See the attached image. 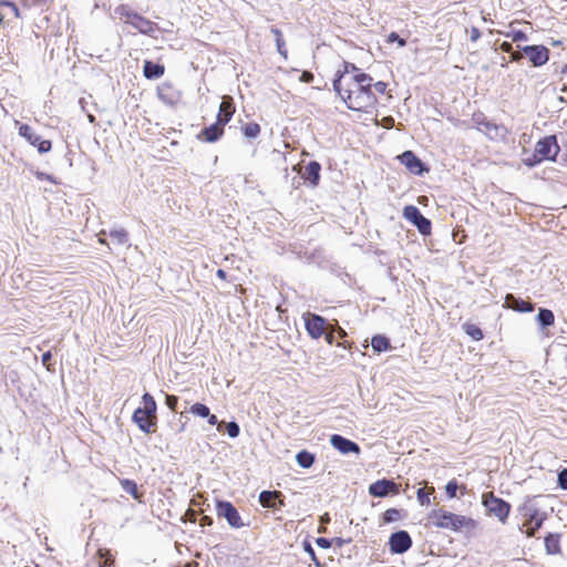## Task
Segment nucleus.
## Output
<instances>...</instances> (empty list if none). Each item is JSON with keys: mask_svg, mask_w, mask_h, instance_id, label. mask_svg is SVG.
Wrapping results in <instances>:
<instances>
[{"mask_svg": "<svg viewBox=\"0 0 567 567\" xmlns=\"http://www.w3.org/2000/svg\"><path fill=\"white\" fill-rule=\"evenodd\" d=\"M190 412L194 414V415H197V416H200V417H206V416H209V408L203 403H195L190 406Z\"/></svg>", "mask_w": 567, "mask_h": 567, "instance_id": "41", "label": "nucleus"}, {"mask_svg": "<svg viewBox=\"0 0 567 567\" xmlns=\"http://www.w3.org/2000/svg\"><path fill=\"white\" fill-rule=\"evenodd\" d=\"M303 549L306 553L309 554L311 560L315 563V565L317 567H321V563L320 560L318 559L316 553H315V549L312 548L311 544L308 542V540H305L303 542Z\"/></svg>", "mask_w": 567, "mask_h": 567, "instance_id": "43", "label": "nucleus"}, {"mask_svg": "<svg viewBox=\"0 0 567 567\" xmlns=\"http://www.w3.org/2000/svg\"><path fill=\"white\" fill-rule=\"evenodd\" d=\"M328 344L332 346L334 343V326L330 324L327 332L323 334Z\"/></svg>", "mask_w": 567, "mask_h": 567, "instance_id": "49", "label": "nucleus"}, {"mask_svg": "<svg viewBox=\"0 0 567 567\" xmlns=\"http://www.w3.org/2000/svg\"><path fill=\"white\" fill-rule=\"evenodd\" d=\"M545 516L540 515L538 511H533L528 519L523 524V532L527 537H534L536 532L543 526Z\"/></svg>", "mask_w": 567, "mask_h": 567, "instance_id": "20", "label": "nucleus"}, {"mask_svg": "<svg viewBox=\"0 0 567 567\" xmlns=\"http://www.w3.org/2000/svg\"><path fill=\"white\" fill-rule=\"evenodd\" d=\"M330 442H331V445L342 454H348V453L359 454L361 451L360 446L355 442L348 440L339 434H333L330 439Z\"/></svg>", "mask_w": 567, "mask_h": 567, "instance_id": "16", "label": "nucleus"}, {"mask_svg": "<svg viewBox=\"0 0 567 567\" xmlns=\"http://www.w3.org/2000/svg\"><path fill=\"white\" fill-rule=\"evenodd\" d=\"M277 499L279 501V506H282V493L279 491H264L259 495V502L262 507L275 508L277 506Z\"/></svg>", "mask_w": 567, "mask_h": 567, "instance_id": "22", "label": "nucleus"}, {"mask_svg": "<svg viewBox=\"0 0 567 567\" xmlns=\"http://www.w3.org/2000/svg\"><path fill=\"white\" fill-rule=\"evenodd\" d=\"M558 485H559L563 489H567V468H564V470L558 474Z\"/></svg>", "mask_w": 567, "mask_h": 567, "instance_id": "50", "label": "nucleus"}, {"mask_svg": "<svg viewBox=\"0 0 567 567\" xmlns=\"http://www.w3.org/2000/svg\"><path fill=\"white\" fill-rule=\"evenodd\" d=\"M523 59V54L519 51H512L511 52V61L512 62H518Z\"/></svg>", "mask_w": 567, "mask_h": 567, "instance_id": "55", "label": "nucleus"}, {"mask_svg": "<svg viewBox=\"0 0 567 567\" xmlns=\"http://www.w3.org/2000/svg\"><path fill=\"white\" fill-rule=\"evenodd\" d=\"M216 513L218 517L225 518L233 528H241L245 526L239 512L228 501H217Z\"/></svg>", "mask_w": 567, "mask_h": 567, "instance_id": "8", "label": "nucleus"}, {"mask_svg": "<svg viewBox=\"0 0 567 567\" xmlns=\"http://www.w3.org/2000/svg\"><path fill=\"white\" fill-rule=\"evenodd\" d=\"M298 464L303 468H309L315 462V455L306 450L300 451L297 456Z\"/></svg>", "mask_w": 567, "mask_h": 567, "instance_id": "36", "label": "nucleus"}, {"mask_svg": "<svg viewBox=\"0 0 567 567\" xmlns=\"http://www.w3.org/2000/svg\"><path fill=\"white\" fill-rule=\"evenodd\" d=\"M134 29H136L140 33L146 34V35H154L156 32L159 31V27L156 22L143 17L138 16L137 19H135L133 25Z\"/></svg>", "mask_w": 567, "mask_h": 567, "instance_id": "21", "label": "nucleus"}, {"mask_svg": "<svg viewBox=\"0 0 567 567\" xmlns=\"http://www.w3.org/2000/svg\"><path fill=\"white\" fill-rule=\"evenodd\" d=\"M369 493L375 497H384L389 493L398 494L399 487L393 481L380 480L370 485Z\"/></svg>", "mask_w": 567, "mask_h": 567, "instance_id": "15", "label": "nucleus"}, {"mask_svg": "<svg viewBox=\"0 0 567 567\" xmlns=\"http://www.w3.org/2000/svg\"><path fill=\"white\" fill-rule=\"evenodd\" d=\"M499 48H501V50H502L503 52H506V53H511V52L513 51V45H512V43L506 42V41H505V42H503V43L501 44V47H499Z\"/></svg>", "mask_w": 567, "mask_h": 567, "instance_id": "56", "label": "nucleus"}, {"mask_svg": "<svg viewBox=\"0 0 567 567\" xmlns=\"http://www.w3.org/2000/svg\"><path fill=\"white\" fill-rule=\"evenodd\" d=\"M401 518V511L396 508H389L383 513V523H392Z\"/></svg>", "mask_w": 567, "mask_h": 567, "instance_id": "42", "label": "nucleus"}, {"mask_svg": "<svg viewBox=\"0 0 567 567\" xmlns=\"http://www.w3.org/2000/svg\"><path fill=\"white\" fill-rule=\"evenodd\" d=\"M389 84L383 81L373 82L372 81V91L375 93V96L378 95H388L389 99L392 97V95L389 93L388 90Z\"/></svg>", "mask_w": 567, "mask_h": 567, "instance_id": "40", "label": "nucleus"}, {"mask_svg": "<svg viewBox=\"0 0 567 567\" xmlns=\"http://www.w3.org/2000/svg\"><path fill=\"white\" fill-rule=\"evenodd\" d=\"M560 73L561 74H567V63L561 66Z\"/></svg>", "mask_w": 567, "mask_h": 567, "instance_id": "62", "label": "nucleus"}, {"mask_svg": "<svg viewBox=\"0 0 567 567\" xmlns=\"http://www.w3.org/2000/svg\"><path fill=\"white\" fill-rule=\"evenodd\" d=\"M271 33L275 37L277 51L279 52L280 55H282L285 59H287L288 50L286 48V42H285L282 32L278 28L272 27Z\"/></svg>", "mask_w": 567, "mask_h": 567, "instance_id": "32", "label": "nucleus"}, {"mask_svg": "<svg viewBox=\"0 0 567 567\" xmlns=\"http://www.w3.org/2000/svg\"><path fill=\"white\" fill-rule=\"evenodd\" d=\"M424 527L461 532L463 528L474 529L476 520L468 516L449 512L442 506L433 508L426 514Z\"/></svg>", "mask_w": 567, "mask_h": 567, "instance_id": "2", "label": "nucleus"}, {"mask_svg": "<svg viewBox=\"0 0 567 567\" xmlns=\"http://www.w3.org/2000/svg\"><path fill=\"white\" fill-rule=\"evenodd\" d=\"M403 217L412 223L421 235L427 236L431 234L432 224L431 220L424 217L419 208L414 205H408L403 208Z\"/></svg>", "mask_w": 567, "mask_h": 567, "instance_id": "7", "label": "nucleus"}, {"mask_svg": "<svg viewBox=\"0 0 567 567\" xmlns=\"http://www.w3.org/2000/svg\"><path fill=\"white\" fill-rule=\"evenodd\" d=\"M110 237L117 244V245H125L128 240V233L124 229H114L110 231Z\"/></svg>", "mask_w": 567, "mask_h": 567, "instance_id": "39", "label": "nucleus"}, {"mask_svg": "<svg viewBox=\"0 0 567 567\" xmlns=\"http://www.w3.org/2000/svg\"><path fill=\"white\" fill-rule=\"evenodd\" d=\"M482 505L487 515L496 517L502 524H506L512 511V505L503 498L496 496L493 492L482 494Z\"/></svg>", "mask_w": 567, "mask_h": 567, "instance_id": "5", "label": "nucleus"}, {"mask_svg": "<svg viewBox=\"0 0 567 567\" xmlns=\"http://www.w3.org/2000/svg\"><path fill=\"white\" fill-rule=\"evenodd\" d=\"M216 275L221 280H227V272L224 269H218Z\"/></svg>", "mask_w": 567, "mask_h": 567, "instance_id": "58", "label": "nucleus"}, {"mask_svg": "<svg viewBox=\"0 0 567 567\" xmlns=\"http://www.w3.org/2000/svg\"><path fill=\"white\" fill-rule=\"evenodd\" d=\"M117 18L126 24L133 25L140 13L133 11L127 4H120L114 10Z\"/></svg>", "mask_w": 567, "mask_h": 567, "instance_id": "25", "label": "nucleus"}, {"mask_svg": "<svg viewBox=\"0 0 567 567\" xmlns=\"http://www.w3.org/2000/svg\"><path fill=\"white\" fill-rule=\"evenodd\" d=\"M476 124L477 128L492 141H501L506 136V128L504 125L489 122L485 118L476 121Z\"/></svg>", "mask_w": 567, "mask_h": 567, "instance_id": "13", "label": "nucleus"}, {"mask_svg": "<svg viewBox=\"0 0 567 567\" xmlns=\"http://www.w3.org/2000/svg\"><path fill=\"white\" fill-rule=\"evenodd\" d=\"M236 112V106L234 100L229 95H224L221 103L219 105V111L217 114V121L224 125L228 124L231 120L233 115Z\"/></svg>", "mask_w": 567, "mask_h": 567, "instance_id": "17", "label": "nucleus"}, {"mask_svg": "<svg viewBox=\"0 0 567 567\" xmlns=\"http://www.w3.org/2000/svg\"><path fill=\"white\" fill-rule=\"evenodd\" d=\"M19 134L25 138L31 145L35 146L40 153H48L52 148V143L49 140H41V137L34 134L33 130L28 124L19 125Z\"/></svg>", "mask_w": 567, "mask_h": 567, "instance_id": "10", "label": "nucleus"}, {"mask_svg": "<svg viewBox=\"0 0 567 567\" xmlns=\"http://www.w3.org/2000/svg\"><path fill=\"white\" fill-rule=\"evenodd\" d=\"M302 319L307 333L316 340L323 337L330 326L323 317L309 311L302 315Z\"/></svg>", "mask_w": 567, "mask_h": 567, "instance_id": "6", "label": "nucleus"}, {"mask_svg": "<svg viewBox=\"0 0 567 567\" xmlns=\"http://www.w3.org/2000/svg\"><path fill=\"white\" fill-rule=\"evenodd\" d=\"M321 165L317 161H311L305 167V171L301 173V177L306 183L309 184L310 187L315 188L320 183Z\"/></svg>", "mask_w": 567, "mask_h": 567, "instance_id": "19", "label": "nucleus"}, {"mask_svg": "<svg viewBox=\"0 0 567 567\" xmlns=\"http://www.w3.org/2000/svg\"><path fill=\"white\" fill-rule=\"evenodd\" d=\"M386 41L389 43H393V42H398V44L400 47H404L406 44V41L402 38H400V35L396 33V32H391L389 35H388V39Z\"/></svg>", "mask_w": 567, "mask_h": 567, "instance_id": "48", "label": "nucleus"}, {"mask_svg": "<svg viewBox=\"0 0 567 567\" xmlns=\"http://www.w3.org/2000/svg\"><path fill=\"white\" fill-rule=\"evenodd\" d=\"M471 41L476 42L481 38V31L476 27H472L470 30Z\"/></svg>", "mask_w": 567, "mask_h": 567, "instance_id": "54", "label": "nucleus"}, {"mask_svg": "<svg viewBox=\"0 0 567 567\" xmlns=\"http://www.w3.org/2000/svg\"><path fill=\"white\" fill-rule=\"evenodd\" d=\"M99 243H100L101 245L109 246V243H107V241H106V239H104V238H101V237H100V238H99Z\"/></svg>", "mask_w": 567, "mask_h": 567, "instance_id": "63", "label": "nucleus"}, {"mask_svg": "<svg viewBox=\"0 0 567 567\" xmlns=\"http://www.w3.org/2000/svg\"><path fill=\"white\" fill-rule=\"evenodd\" d=\"M334 332L337 333L338 338H340V339H343L347 337L346 330L341 327H337V328L334 327Z\"/></svg>", "mask_w": 567, "mask_h": 567, "instance_id": "57", "label": "nucleus"}, {"mask_svg": "<svg viewBox=\"0 0 567 567\" xmlns=\"http://www.w3.org/2000/svg\"><path fill=\"white\" fill-rule=\"evenodd\" d=\"M225 125L219 123L217 120L214 124L203 128L199 134L197 135L198 140L207 142V143H214L218 141L224 135Z\"/></svg>", "mask_w": 567, "mask_h": 567, "instance_id": "18", "label": "nucleus"}, {"mask_svg": "<svg viewBox=\"0 0 567 567\" xmlns=\"http://www.w3.org/2000/svg\"><path fill=\"white\" fill-rule=\"evenodd\" d=\"M435 488L433 486L430 487H421L416 491V498L420 505L429 506L431 504L430 496L434 494Z\"/></svg>", "mask_w": 567, "mask_h": 567, "instance_id": "34", "label": "nucleus"}, {"mask_svg": "<svg viewBox=\"0 0 567 567\" xmlns=\"http://www.w3.org/2000/svg\"><path fill=\"white\" fill-rule=\"evenodd\" d=\"M118 482L124 492L130 494L138 503H143L144 493L140 491L135 481L130 478H120Z\"/></svg>", "mask_w": 567, "mask_h": 567, "instance_id": "23", "label": "nucleus"}, {"mask_svg": "<svg viewBox=\"0 0 567 567\" xmlns=\"http://www.w3.org/2000/svg\"><path fill=\"white\" fill-rule=\"evenodd\" d=\"M559 150L555 135L545 136L536 143L533 156L525 159V163L528 166H535L546 159L555 161Z\"/></svg>", "mask_w": 567, "mask_h": 567, "instance_id": "4", "label": "nucleus"}, {"mask_svg": "<svg viewBox=\"0 0 567 567\" xmlns=\"http://www.w3.org/2000/svg\"><path fill=\"white\" fill-rule=\"evenodd\" d=\"M506 303L509 308L519 312H532L534 310L533 303H530L529 301L517 299L513 295L506 296Z\"/></svg>", "mask_w": 567, "mask_h": 567, "instance_id": "29", "label": "nucleus"}, {"mask_svg": "<svg viewBox=\"0 0 567 567\" xmlns=\"http://www.w3.org/2000/svg\"><path fill=\"white\" fill-rule=\"evenodd\" d=\"M537 319L544 327L553 326L555 322V316L549 309H540Z\"/></svg>", "mask_w": 567, "mask_h": 567, "instance_id": "38", "label": "nucleus"}, {"mask_svg": "<svg viewBox=\"0 0 567 567\" xmlns=\"http://www.w3.org/2000/svg\"><path fill=\"white\" fill-rule=\"evenodd\" d=\"M261 132V127L256 122H249L243 126V133L248 138L257 137Z\"/></svg>", "mask_w": 567, "mask_h": 567, "instance_id": "37", "label": "nucleus"}, {"mask_svg": "<svg viewBox=\"0 0 567 567\" xmlns=\"http://www.w3.org/2000/svg\"><path fill=\"white\" fill-rule=\"evenodd\" d=\"M6 4L13 9L16 17H19V9L17 8V6L13 2H7Z\"/></svg>", "mask_w": 567, "mask_h": 567, "instance_id": "60", "label": "nucleus"}, {"mask_svg": "<svg viewBox=\"0 0 567 567\" xmlns=\"http://www.w3.org/2000/svg\"><path fill=\"white\" fill-rule=\"evenodd\" d=\"M457 488H458V484H457L456 480H451L447 482V484L445 486V492L450 498H454V497H456Z\"/></svg>", "mask_w": 567, "mask_h": 567, "instance_id": "44", "label": "nucleus"}, {"mask_svg": "<svg viewBox=\"0 0 567 567\" xmlns=\"http://www.w3.org/2000/svg\"><path fill=\"white\" fill-rule=\"evenodd\" d=\"M523 52L534 66H542L549 60V50L545 45H526L523 48Z\"/></svg>", "mask_w": 567, "mask_h": 567, "instance_id": "12", "label": "nucleus"}, {"mask_svg": "<svg viewBox=\"0 0 567 567\" xmlns=\"http://www.w3.org/2000/svg\"><path fill=\"white\" fill-rule=\"evenodd\" d=\"M117 18L126 24L133 25L140 13L133 11L127 4H120L114 10Z\"/></svg>", "mask_w": 567, "mask_h": 567, "instance_id": "26", "label": "nucleus"}, {"mask_svg": "<svg viewBox=\"0 0 567 567\" xmlns=\"http://www.w3.org/2000/svg\"><path fill=\"white\" fill-rule=\"evenodd\" d=\"M206 417L210 425H216L218 423L217 416L215 414L209 413V416H206Z\"/></svg>", "mask_w": 567, "mask_h": 567, "instance_id": "59", "label": "nucleus"}, {"mask_svg": "<svg viewBox=\"0 0 567 567\" xmlns=\"http://www.w3.org/2000/svg\"><path fill=\"white\" fill-rule=\"evenodd\" d=\"M210 525L212 524V519L208 517V516H204L202 518V525Z\"/></svg>", "mask_w": 567, "mask_h": 567, "instance_id": "61", "label": "nucleus"}, {"mask_svg": "<svg viewBox=\"0 0 567 567\" xmlns=\"http://www.w3.org/2000/svg\"><path fill=\"white\" fill-rule=\"evenodd\" d=\"M545 548L546 553L549 555H557L560 554L561 547H560V535L559 534H548L545 537Z\"/></svg>", "mask_w": 567, "mask_h": 567, "instance_id": "30", "label": "nucleus"}, {"mask_svg": "<svg viewBox=\"0 0 567 567\" xmlns=\"http://www.w3.org/2000/svg\"><path fill=\"white\" fill-rule=\"evenodd\" d=\"M316 544L321 547V548H330L331 547V542L328 539V538H324V537H319L316 539Z\"/></svg>", "mask_w": 567, "mask_h": 567, "instance_id": "53", "label": "nucleus"}, {"mask_svg": "<svg viewBox=\"0 0 567 567\" xmlns=\"http://www.w3.org/2000/svg\"><path fill=\"white\" fill-rule=\"evenodd\" d=\"M337 346H338V347H342V348H344V349H347V348H348L344 343H341V342H338V343H337Z\"/></svg>", "mask_w": 567, "mask_h": 567, "instance_id": "64", "label": "nucleus"}, {"mask_svg": "<svg viewBox=\"0 0 567 567\" xmlns=\"http://www.w3.org/2000/svg\"><path fill=\"white\" fill-rule=\"evenodd\" d=\"M333 90L347 107L354 112L372 113L377 110L379 99L372 91V76L359 74L354 78L344 76L333 80Z\"/></svg>", "mask_w": 567, "mask_h": 567, "instance_id": "1", "label": "nucleus"}, {"mask_svg": "<svg viewBox=\"0 0 567 567\" xmlns=\"http://www.w3.org/2000/svg\"><path fill=\"white\" fill-rule=\"evenodd\" d=\"M143 408H137L133 413V421L145 433L156 431V402L150 393L142 396Z\"/></svg>", "mask_w": 567, "mask_h": 567, "instance_id": "3", "label": "nucleus"}, {"mask_svg": "<svg viewBox=\"0 0 567 567\" xmlns=\"http://www.w3.org/2000/svg\"><path fill=\"white\" fill-rule=\"evenodd\" d=\"M463 330L474 341H480L484 338V333H483L482 329L474 323H470V322L464 323Z\"/></svg>", "mask_w": 567, "mask_h": 567, "instance_id": "35", "label": "nucleus"}, {"mask_svg": "<svg viewBox=\"0 0 567 567\" xmlns=\"http://www.w3.org/2000/svg\"><path fill=\"white\" fill-rule=\"evenodd\" d=\"M52 354L50 351H47L42 354V364L47 368L48 371H51V361Z\"/></svg>", "mask_w": 567, "mask_h": 567, "instance_id": "51", "label": "nucleus"}, {"mask_svg": "<svg viewBox=\"0 0 567 567\" xmlns=\"http://www.w3.org/2000/svg\"><path fill=\"white\" fill-rule=\"evenodd\" d=\"M227 433L230 437H237L239 435V425L236 422H229L226 425Z\"/></svg>", "mask_w": 567, "mask_h": 567, "instance_id": "47", "label": "nucleus"}, {"mask_svg": "<svg viewBox=\"0 0 567 567\" xmlns=\"http://www.w3.org/2000/svg\"><path fill=\"white\" fill-rule=\"evenodd\" d=\"M506 37L511 38L514 42L526 41L527 34L524 31L517 30L511 33H506Z\"/></svg>", "mask_w": 567, "mask_h": 567, "instance_id": "45", "label": "nucleus"}, {"mask_svg": "<svg viewBox=\"0 0 567 567\" xmlns=\"http://www.w3.org/2000/svg\"><path fill=\"white\" fill-rule=\"evenodd\" d=\"M157 96L164 104L174 107L181 103L183 93L175 84L163 82L157 87Z\"/></svg>", "mask_w": 567, "mask_h": 567, "instance_id": "9", "label": "nucleus"}, {"mask_svg": "<svg viewBox=\"0 0 567 567\" xmlns=\"http://www.w3.org/2000/svg\"><path fill=\"white\" fill-rule=\"evenodd\" d=\"M388 544L392 554H404L412 547V538L406 530H399L390 536Z\"/></svg>", "mask_w": 567, "mask_h": 567, "instance_id": "11", "label": "nucleus"}, {"mask_svg": "<svg viewBox=\"0 0 567 567\" xmlns=\"http://www.w3.org/2000/svg\"><path fill=\"white\" fill-rule=\"evenodd\" d=\"M359 74L367 73L359 69L354 63L343 62L342 68L336 72L333 80H343L346 75L354 78Z\"/></svg>", "mask_w": 567, "mask_h": 567, "instance_id": "28", "label": "nucleus"}, {"mask_svg": "<svg viewBox=\"0 0 567 567\" xmlns=\"http://www.w3.org/2000/svg\"><path fill=\"white\" fill-rule=\"evenodd\" d=\"M165 403L169 410L175 412L177 409L178 398L176 395L167 394L165 398Z\"/></svg>", "mask_w": 567, "mask_h": 567, "instance_id": "46", "label": "nucleus"}, {"mask_svg": "<svg viewBox=\"0 0 567 567\" xmlns=\"http://www.w3.org/2000/svg\"><path fill=\"white\" fill-rule=\"evenodd\" d=\"M165 73V66L163 64L154 63L150 60L144 61L143 74L146 79L153 80L158 79Z\"/></svg>", "mask_w": 567, "mask_h": 567, "instance_id": "27", "label": "nucleus"}, {"mask_svg": "<svg viewBox=\"0 0 567 567\" xmlns=\"http://www.w3.org/2000/svg\"><path fill=\"white\" fill-rule=\"evenodd\" d=\"M371 346L374 352L381 353L391 350L390 340L383 334H375L371 339Z\"/></svg>", "mask_w": 567, "mask_h": 567, "instance_id": "31", "label": "nucleus"}, {"mask_svg": "<svg viewBox=\"0 0 567 567\" xmlns=\"http://www.w3.org/2000/svg\"><path fill=\"white\" fill-rule=\"evenodd\" d=\"M99 566L100 567H112L114 565V557L110 549L100 548L97 550Z\"/></svg>", "mask_w": 567, "mask_h": 567, "instance_id": "33", "label": "nucleus"}, {"mask_svg": "<svg viewBox=\"0 0 567 567\" xmlns=\"http://www.w3.org/2000/svg\"><path fill=\"white\" fill-rule=\"evenodd\" d=\"M399 159L414 175H422L423 172L427 171L422 161L412 151L403 152Z\"/></svg>", "mask_w": 567, "mask_h": 567, "instance_id": "14", "label": "nucleus"}, {"mask_svg": "<svg viewBox=\"0 0 567 567\" xmlns=\"http://www.w3.org/2000/svg\"><path fill=\"white\" fill-rule=\"evenodd\" d=\"M117 18L126 24L133 25L140 13L133 11L127 4H120L114 10Z\"/></svg>", "mask_w": 567, "mask_h": 567, "instance_id": "24", "label": "nucleus"}, {"mask_svg": "<svg viewBox=\"0 0 567 567\" xmlns=\"http://www.w3.org/2000/svg\"><path fill=\"white\" fill-rule=\"evenodd\" d=\"M313 79L315 76L310 71H303L299 78V81L303 83H311Z\"/></svg>", "mask_w": 567, "mask_h": 567, "instance_id": "52", "label": "nucleus"}]
</instances>
